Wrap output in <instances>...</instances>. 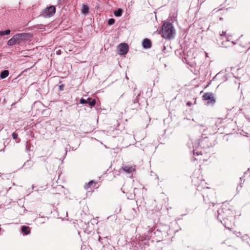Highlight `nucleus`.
<instances>
[{
    "label": "nucleus",
    "instance_id": "20e7f679",
    "mask_svg": "<svg viewBox=\"0 0 250 250\" xmlns=\"http://www.w3.org/2000/svg\"><path fill=\"white\" fill-rule=\"evenodd\" d=\"M219 40H223L221 43H219V42L218 43V44L222 47H227L230 46L232 44H235V42H230L229 41L228 37L226 35V32L224 31H222V33L219 35L217 42L219 41Z\"/></svg>",
    "mask_w": 250,
    "mask_h": 250
},
{
    "label": "nucleus",
    "instance_id": "f3484780",
    "mask_svg": "<svg viewBox=\"0 0 250 250\" xmlns=\"http://www.w3.org/2000/svg\"><path fill=\"white\" fill-rule=\"evenodd\" d=\"M115 23V20L113 18L110 19L108 21V24L110 25L113 24Z\"/></svg>",
    "mask_w": 250,
    "mask_h": 250
},
{
    "label": "nucleus",
    "instance_id": "4468645a",
    "mask_svg": "<svg viewBox=\"0 0 250 250\" xmlns=\"http://www.w3.org/2000/svg\"><path fill=\"white\" fill-rule=\"evenodd\" d=\"M87 104H88L90 106H93L96 104V100L95 99L92 100L91 98H88Z\"/></svg>",
    "mask_w": 250,
    "mask_h": 250
},
{
    "label": "nucleus",
    "instance_id": "f8f14e48",
    "mask_svg": "<svg viewBox=\"0 0 250 250\" xmlns=\"http://www.w3.org/2000/svg\"><path fill=\"white\" fill-rule=\"evenodd\" d=\"M9 75V71L7 70H3L0 72V77L3 79L6 78Z\"/></svg>",
    "mask_w": 250,
    "mask_h": 250
},
{
    "label": "nucleus",
    "instance_id": "a211bd4d",
    "mask_svg": "<svg viewBox=\"0 0 250 250\" xmlns=\"http://www.w3.org/2000/svg\"><path fill=\"white\" fill-rule=\"evenodd\" d=\"M80 103L81 104H87V101L83 98L80 100Z\"/></svg>",
    "mask_w": 250,
    "mask_h": 250
},
{
    "label": "nucleus",
    "instance_id": "b1692460",
    "mask_svg": "<svg viewBox=\"0 0 250 250\" xmlns=\"http://www.w3.org/2000/svg\"><path fill=\"white\" fill-rule=\"evenodd\" d=\"M209 203V204H212V206H214V203H213V202H209V203Z\"/></svg>",
    "mask_w": 250,
    "mask_h": 250
},
{
    "label": "nucleus",
    "instance_id": "2eb2a0df",
    "mask_svg": "<svg viewBox=\"0 0 250 250\" xmlns=\"http://www.w3.org/2000/svg\"><path fill=\"white\" fill-rule=\"evenodd\" d=\"M123 10L121 8H119L117 10L114 12V14L116 17H120L122 16Z\"/></svg>",
    "mask_w": 250,
    "mask_h": 250
},
{
    "label": "nucleus",
    "instance_id": "f03ea898",
    "mask_svg": "<svg viewBox=\"0 0 250 250\" xmlns=\"http://www.w3.org/2000/svg\"><path fill=\"white\" fill-rule=\"evenodd\" d=\"M175 34V29L172 23L166 22L162 26V36L166 39L170 40L174 37Z\"/></svg>",
    "mask_w": 250,
    "mask_h": 250
},
{
    "label": "nucleus",
    "instance_id": "7c9ffc66",
    "mask_svg": "<svg viewBox=\"0 0 250 250\" xmlns=\"http://www.w3.org/2000/svg\"><path fill=\"white\" fill-rule=\"evenodd\" d=\"M61 0H58V2H60L61 1Z\"/></svg>",
    "mask_w": 250,
    "mask_h": 250
},
{
    "label": "nucleus",
    "instance_id": "cd10ccee",
    "mask_svg": "<svg viewBox=\"0 0 250 250\" xmlns=\"http://www.w3.org/2000/svg\"><path fill=\"white\" fill-rule=\"evenodd\" d=\"M200 126L204 127V125H199Z\"/></svg>",
    "mask_w": 250,
    "mask_h": 250
},
{
    "label": "nucleus",
    "instance_id": "5701e85b",
    "mask_svg": "<svg viewBox=\"0 0 250 250\" xmlns=\"http://www.w3.org/2000/svg\"><path fill=\"white\" fill-rule=\"evenodd\" d=\"M63 87V85H61L60 86V90H62V88Z\"/></svg>",
    "mask_w": 250,
    "mask_h": 250
},
{
    "label": "nucleus",
    "instance_id": "0eeeda50",
    "mask_svg": "<svg viewBox=\"0 0 250 250\" xmlns=\"http://www.w3.org/2000/svg\"><path fill=\"white\" fill-rule=\"evenodd\" d=\"M122 169L127 174H133L135 171V166H131L129 165H123Z\"/></svg>",
    "mask_w": 250,
    "mask_h": 250
},
{
    "label": "nucleus",
    "instance_id": "c85d7f7f",
    "mask_svg": "<svg viewBox=\"0 0 250 250\" xmlns=\"http://www.w3.org/2000/svg\"><path fill=\"white\" fill-rule=\"evenodd\" d=\"M196 160V159L194 158L193 159V161H195Z\"/></svg>",
    "mask_w": 250,
    "mask_h": 250
},
{
    "label": "nucleus",
    "instance_id": "c756f323",
    "mask_svg": "<svg viewBox=\"0 0 250 250\" xmlns=\"http://www.w3.org/2000/svg\"><path fill=\"white\" fill-rule=\"evenodd\" d=\"M207 128V127L206 128H204V130H205Z\"/></svg>",
    "mask_w": 250,
    "mask_h": 250
},
{
    "label": "nucleus",
    "instance_id": "bb28decb",
    "mask_svg": "<svg viewBox=\"0 0 250 250\" xmlns=\"http://www.w3.org/2000/svg\"><path fill=\"white\" fill-rule=\"evenodd\" d=\"M101 239H102V238H101L100 236H99V241L100 242L101 241Z\"/></svg>",
    "mask_w": 250,
    "mask_h": 250
},
{
    "label": "nucleus",
    "instance_id": "423d86ee",
    "mask_svg": "<svg viewBox=\"0 0 250 250\" xmlns=\"http://www.w3.org/2000/svg\"><path fill=\"white\" fill-rule=\"evenodd\" d=\"M203 99L205 101H208V104L213 105L216 102L214 95L212 93H205L203 96Z\"/></svg>",
    "mask_w": 250,
    "mask_h": 250
},
{
    "label": "nucleus",
    "instance_id": "6e6552de",
    "mask_svg": "<svg viewBox=\"0 0 250 250\" xmlns=\"http://www.w3.org/2000/svg\"><path fill=\"white\" fill-rule=\"evenodd\" d=\"M118 48L119 50V54L120 55L126 54L128 50V45L125 43L120 44Z\"/></svg>",
    "mask_w": 250,
    "mask_h": 250
},
{
    "label": "nucleus",
    "instance_id": "a878e982",
    "mask_svg": "<svg viewBox=\"0 0 250 250\" xmlns=\"http://www.w3.org/2000/svg\"><path fill=\"white\" fill-rule=\"evenodd\" d=\"M240 234H241V233L240 232H238L237 236H239V235H240Z\"/></svg>",
    "mask_w": 250,
    "mask_h": 250
},
{
    "label": "nucleus",
    "instance_id": "dca6fc26",
    "mask_svg": "<svg viewBox=\"0 0 250 250\" xmlns=\"http://www.w3.org/2000/svg\"><path fill=\"white\" fill-rule=\"evenodd\" d=\"M10 32H11V31L9 29H7L5 31H0V36H4V35H9V34H10Z\"/></svg>",
    "mask_w": 250,
    "mask_h": 250
},
{
    "label": "nucleus",
    "instance_id": "4be33fe9",
    "mask_svg": "<svg viewBox=\"0 0 250 250\" xmlns=\"http://www.w3.org/2000/svg\"><path fill=\"white\" fill-rule=\"evenodd\" d=\"M223 221L224 222H225V219H223ZM224 225V226L226 228H228L229 229V227H228L227 226H226V222H225L224 224H223Z\"/></svg>",
    "mask_w": 250,
    "mask_h": 250
},
{
    "label": "nucleus",
    "instance_id": "6ab92c4d",
    "mask_svg": "<svg viewBox=\"0 0 250 250\" xmlns=\"http://www.w3.org/2000/svg\"><path fill=\"white\" fill-rule=\"evenodd\" d=\"M12 136L13 138L15 140H16L18 138V134L16 133H14V132L13 133Z\"/></svg>",
    "mask_w": 250,
    "mask_h": 250
},
{
    "label": "nucleus",
    "instance_id": "393cba45",
    "mask_svg": "<svg viewBox=\"0 0 250 250\" xmlns=\"http://www.w3.org/2000/svg\"><path fill=\"white\" fill-rule=\"evenodd\" d=\"M203 197H204V201H205V202H206V204H207V203H208V202H207V201H206V198H205L204 196H203Z\"/></svg>",
    "mask_w": 250,
    "mask_h": 250
},
{
    "label": "nucleus",
    "instance_id": "412c9836",
    "mask_svg": "<svg viewBox=\"0 0 250 250\" xmlns=\"http://www.w3.org/2000/svg\"><path fill=\"white\" fill-rule=\"evenodd\" d=\"M61 50H57V51H56V54H57V55H60V54H61Z\"/></svg>",
    "mask_w": 250,
    "mask_h": 250
},
{
    "label": "nucleus",
    "instance_id": "1a4fd4ad",
    "mask_svg": "<svg viewBox=\"0 0 250 250\" xmlns=\"http://www.w3.org/2000/svg\"><path fill=\"white\" fill-rule=\"evenodd\" d=\"M143 46L144 48H150L151 47V41L148 39H145L143 42Z\"/></svg>",
    "mask_w": 250,
    "mask_h": 250
},
{
    "label": "nucleus",
    "instance_id": "aec40b11",
    "mask_svg": "<svg viewBox=\"0 0 250 250\" xmlns=\"http://www.w3.org/2000/svg\"><path fill=\"white\" fill-rule=\"evenodd\" d=\"M191 104H192L190 102H188L187 103V106H190L191 105Z\"/></svg>",
    "mask_w": 250,
    "mask_h": 250
},
{
    "label": "nucleus",
    "instance_id": "9d476101",
    "mask_svg": "<svg viewBox=\"0 0 250 250\" xmlns=\"http://www.w3.org/2000/svg\"><path fill=\"white\" fill-rule=\"evenodd\" d=\"M96 182L94 181H91L89 182L88 183H86L84 185V188L86 189H87L88 188H90L91 187H94L96 185Z\"/></svg>",
    "mask_w": 250,
    "mask_h": 250
},
{
    "label": "nucleus",
    "instance_id": "39448f33",
    "mask_svg": "<svg viewBox=\"0 0 250 250\" xmlns=\"http://www.w3.org/2000/svg\"><path fill=\"white\" fill-rule=\"evenodd\" d=\"M55 7L54 6H50L43 10L42 15L45 18L50 17L55 14Z\"/></svg>",
    "mask_w": 250,
    "mask_h": 250
},
{
    "label": "nucleus",
    "instance_id": "f257e3e1",
    "mask_svg": "<svg viewBox=\"0 0 250 250\" xmlns=\"http://www.w3.org/2000/svg\"><path fill=\"white\" fill-rule=\"evenodd\" d=\"M31 38V35L29 33H22L15 35L11 39L7 42L8 46H12L16 44H19L22 42L28 40Z\"/></svg>",
    "mask_w": 250,
    "mask_h": 250
},
{
    "label": "nucleus",
    "instance_id": "7ed1b4c3",
    "mask_svg": "<svg viewBox=\"0 0 250 250\" xmlns=\"http://www.w3.org/2000/svg\"><path fill=\"white\" fill-rule=\"evenodd\" d=\"M208 139L207 138L195 141L193 144V154H196L197 155H199L200 154L202 155V153H201V151H197L196 148H198L199 146L203 148L208 147V145L206 146L204 145L205 143H206Z\"/></svg>",
    "mask_w": 250,
    "mask_h": 250
},
{
    "label": "nucleus",
    "instance_id": "ddd939ff",
    "mask_svg": "<svg viewBox=\"0 0 250 250\" xmlns=\"http://www.w3.org/2000/svg\"><path fill=\"white\" fill-rule=\"evenodd\" d=\"M89 12V8L86 5H83L82 9V13L83 14H87Z\"/></svg>",
    "mask_w": 250,
    "mask_h": 250
},
{
    "label": "nucleus",
    "instance_id": "9b49d317",
    "mask_svg": "<svg viewBox=\"0 0 250 250\" xmlns=\"http://www.w3.org/2000/svg\"><path fill=\"white\" fill-rule=\"evenodd\" d=\"M21 230L25 234L27 235L30 233V228L28 226H23L22 227Z\"/></svg>",
    "mask_w": 250,
    "mask_h": 250
}]
</instances>
